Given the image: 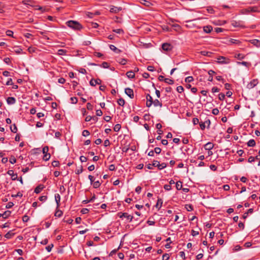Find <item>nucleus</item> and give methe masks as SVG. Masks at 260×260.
Segmentation results:
<instances>
[{"label": "nucleus", "instance_id": "f257e3e1", "mask_svg": "<svg viewBox=\"0 0 260 260\" xmlns=\"http://www.w3.org/2000/svg\"><path fill=\"white\" fill-rule=\"evenodd\" d=\"M67 25L75 30H80L82 28V25L77 21L70 20L67 22Z\"/></svg>", "mask_w": 260, "mask_h": 260}, {"label": "nucleus", "instance_id": "f03ea898", "mask_svg": "<svg viewBox=\"0 0 260 260\" xmlns=\"http://www.w3.org/2000/svg\"><path fill=\"white\" fill-rule=\"evenodd\" d=\"M217 62L219 64H229L231 62V59L223 56H220L217 58Z\"/></svg>", "mask_w": 260, "mask_h": 260}, {"label": "nucleus", "instance_id": "7ed1b4c3", "mask_svg": "<svg viewBox=\"0 0 260 260\" xmlns=\"http://www.w3.org/2000/svg\"><path fill=\"white\" fill-rule=\"evenodd\" d=\"M48 150L49 148L48 146H45L43 148L42 151L43 153L44 154L43 159L45 161L48 160L50 157V154L49 153H48Z\"/></svg>", "mask_w": 260, "mask_h": 260}, {"label": "nucleus", "instance_id": "20e7f679", "mask_svg": "<svg viewBox=\"0 0 260 260\" xmlns=\"http://www.w3.org/2000/svg\"><path fill=\"white\" fill-rule=\"evenodd\" d=\"M118 216L120 218H122V217H125L127 220H128L129 221H132V220L133 219V216L131 215H129V214H128L126 212H124V213L119 212V213H118Z\"/></svg>", "mask_w": 260, "mask_h": 260}, {"label": "nucleus", "instance_id": "39448f33", "mask_svg": "<svg viewBox=\"0 0 260 260\" xmlns=\"http://www.w3.org/2000/svg\"><path fill=\"white\" fill-rule=\"evenodd\" d=\"M243 11L245 13H250V12H258V7L255 6V7H250L248 8L247 9H245L243 10Z\"/></svg>", "mask_w": 260, "mask_h": 260}, {"label": "nucleus", "instance_id": "423d86ee", "mask_svg": "<svg viewBox=\"0 0 260 260\" xmlns=\"http://www.w3.org/2000/svg\"><path fill=\"white\" fill-rule=\"evenodd\" d=\"M125 93L131 99H133L134 98L133 90L130 88L127 87L125 89Z\"/></svg>", "mask_w": 260, "mask_h": 260}, {"label": "nucleus", "instance_id": "0eeeda50", "mask_svg": "<svg viewBox=\"0 0 260 260\" xmlns=\"http://www.w3.org/2000/svg\"><path fill=\"white\" fill-rule=\"evenodd\" d=\"M121 10V7H117L116 6H111L110 7V12L112 13L116 14Z\"/></svg>", "mask_w": 260, "mask_h": 260}, {"label": "nucleus", "instance_id": "6e6552de", "mask_svg": "<svg viewBox=\"0 0 260 260\" xmlns=\"http://www.w3.org/2000/svg\"><path fill=\"white\" fill-rule=\"evenodd\" d=\"M232 25L234 27H241V28L245 27L244 25L242 23V22L240 21H237L236 20H233L232 21Z\"/></svg>", "mask_w": 260, "mask_h": 260}, {"label": "nucleus", "instance_id": "1a4fd4ad", "mask_svg": "<svg viewBox=\"0 0 260 260\" xmlns=\"http://www.w3.org/2000/svg\"><path fill=\"white\" fill-rule=\"evenodd\" d=\"M162 49L165 51H170L172 50V46L169 43H164L162 45Z\"/></svg>", "mask_w": 260, "mask_h": 260}, {"label": "nucleus", "instance_id": "9d476101", "mask_svg": "<svg viewBox=\"0 0 260 260\" xmlns=\"http://www.w3.org/2000/svg\"><path fill=\"white\" fill-rule=\"evenodd\" d=\"M257 83H258L257 80V79H253L248 84L247 87L248 88H252L255 86H256Z\"/></svg>", "mask_w": 260, "mask_h": 260}, {"label": "nucleus", "instance_id": "9b49d317", "mask_svg": "<svg viewBox=\"0 0 260 260\" xmlns=\"http://www.w3.org/2000/svg\"><path fill=\"white\" fill-rule=\"evenodd\" d=\"M101 83V80L99 79L94 80L91 79L90 82V85L92 86H95L96 84H100Z\"/></svg>", "mask_w": 260, "mask_h": 260}, {"label": "nucleus", "instance_id": "f8f14e48", "mask_svg": "<svg viewBox=\"0 0 260 260\" xmlns=\"http://www.w3.org/2000/svg\"><path fill=\"white\" fill-rule=\"evenodd\" d=\"M7 174L11 176L12 180H17V175L16 174H14L13 170H9L7 172Z\"/></svg>", "mask_w": 260, "mask_h": 260}, {"label": "nucleus", "instance_id": "ddd939ff", "mask_svg": "<svg viewBox=\"0 0 260 260\" xmlns=\"http://www.w3.org/2000/svg\"><path fill=\"white\" fill-rule=\"evenodd\" d=\"M55 200L56 205H57V209H58L60 206V196L59 195V194L56 193L55 194Z\"/></svg>", "mask_w": 260, "mask_h": 260}, {"label": "nucleus", "instance_id": "4468645a", "mask_svg": "<svg viewBox=\"0 0 260 260\" xmlns=\"http://www.w3.org/2000/svg\"><path fill=\"white\" fill-rule=\"evenodd\" d=\"M214 145L211 142H208L204 145V148L207 150H211L213 149Z\"/></svg>", "mask_w": 260, "mask_h": 260}, {"label": "nucleus", "instance_id": "2eb2a0df", "mask_svg": "<svg viewBox=\"0 0 260 260\" xmlns=\"http://www.w3.org/2000/svg\"><path fill=\"white\" fill-rule=\"evenodd\" d=\"M252 44L256 47H260V41L257 39H253L249 41Z\"/></svg>", "mask_w": 260, "mask_h": 260}, {"label": "nucleus", "instance_id": "dca6fc26", "mask_svg": "<svg viewBox=\"0 0 260 260\" xmlns=\"http://www.w3.org/2000/svg\"><path fill=\"white\" fill-rule=\"evenodd\" d=\"M7 103L9 105H13L16 103V99L14 97H8L7 99Z\"/></svg>", "mask_w": 260, "mask_h": 260}, {"label": "nucleus", "instance_id": "f3484780", "mask_svg": "<svg viewBox=\"0 0 260 260\" xmlns=\"http://www.w3.org/2000/svg\"><path fill=\"white\" fill-rule=\"evenodd\" d=\"M44 186L43 185L40 184L36 187L34 192L36 193H39L44 188Z\"/></svg>", "mask_w": 260, "mask_h": 260}, {"label": "nucleus", "instance_id": "a211bd4d", "mask_svg": "<svg viewBox=\"0 0 260 260\" xmlns=\"http://www.w3.org/2000/svg\"><path fill=\"white\" fill-rule=\"evenodd\" d=\"M109 47L111 50L113 51L114 52H115L116 53H120L121 52V50L118 49L117 47H116L113 45H110L109 46Z\"/></svg>", "mask_w": 260, "mask_h": 260}, {"label": "nucleus", "instance_id": "6ab92c4d", "mask_svg": "<svg viewBox=\"0 0 260 260\" xmlns=\"http://www.w3.org/2000/svg\"><path fill=\"white\" fill-rule=\"evenodd\" d=\"M216 74V73L214 71H213L212 70H209L208 71V74L209 75V78L208 79V81H212V80H213V75L214 74Z\"/></svg>", "mask_w": 260, "mask_h": 260}, {"label": "nucleus", "instance_id": "aec40b11", "mask_svg": "<svg viewBox=\"0 0 260 260\" xmlns=\"http://www.w3.org/2000/svg\"><path fill=\"white\" fill-rule=\"evenodd\" d=\"M229 43L232 44H236L240 45L241 44V42L239 40L231 39L229 41Z\"/></svg>", "mask_w": 260, "mask_h": 260}, {"label": "nucleus", "instance_id": "412c9836", "mask_svg": "<svg viewBox=\"0 0 260 260\" xmlns=\"http://www.w3.org/2000/svg\"><path fill=\"white\" fill-rule=\"evenodd\" d=\"M203 30L206 33H210L212 30V27L210 25H207L203 27Z\"/></svg>", "mask_w": 260, "mask_h": 260}, {"label": "nucleus", "instance_id": "4be33fe9", "mask_svg": "<svg viewBox=\"0 0 260 260\" xmlns=\"http://www.w3.org/2000/svg\"><path fill=\"white\" fill-rule=\"evenodd\" d=\"M126 75L128 78L131 79L134 78L135 76V72L132 71L127 72Z\"/></svg>", "mask_w": 260, "mask_h": 260}, {"label": "nucleus", "instance_id": "5701e85b", "mask_svg": "<svg viewBox=\"0 0 260 260\" xmlns=\"http://www.w3.org/2000/svg\"><path fill=\"white\" fill-rule=\"evenodd\" d=\"M14 235L12 231H10L5 235V237L8 239H11Z\"/></svg>", "mask_w": 260, "mask_h": 260}, {"label": "nucleus", "instance_id": "b1692460", "mask_svg": "<svg viewBox=\"0 0 260 260\" xmlns=\"http://www.w3.org/2000/svg\"><path fill=\"white\" fill-rule=\"evenodd\" d=\"M153 103L155 107L159 106L160 107H161L162 106V103L160 102H159V101L157 99H156L154 101H153Z\"/></svg>", "mask_w": 260, "mask_h": 260}, {"label": "nucleus", "instance_id": "393cba45", "mask_svg": "<svg viewBox=\"0 0 260 260\" xmlns=\"http://www.w3.org/2000/svg\"><path fill=\"white\" fill-rule=\"evenodd\" d=\"M11 213V212L10 211L7 210V211H5L3 214H2V217L6 219L10 216Z\"/></svg>", "mask_w": 260, "mask_h": 260}, {"label": "nucleus", "instance_id": "a878e982", "mask_svg": "<svg viewBox=\"0 0 260 260\" xmlns=\"http://www.w3.org/2000/svg\"><path fill=\"white\" fill-rule=\"evenodd\" d=\"M162 202H162V199H158L157 200V203H156V204L155 205V207L156 208H157L158 209H159L161 208V207L162 206Z\"/></svg>", "mask_w": 260, "mask_h": 260}, {"label": "nucleus", "instance_id": "bb28decb", "mask_svg": "<svg viewBox=\"0 0 260 260\" xmlns=\"http://www.w3.org/2000/svg\"><path fill=\"white\" fill-rule=\"evenodd\" d=\"M200 54H202L203 56H211V55H212V53L211 52L206 51H201L200 52Z\"/></svg>", "mask_w": 260, "mask_h": 260}, {"label": "nucleus", "instance_id": "cd10ccee", "mask_svg": "<svg viewBox=\"0 0 260 260\" xmlns=\"http://www.w3.org/2000/svg\"><path fill=\"white\" fill-rule=\"evenodd\" d=\"M92 184L93 187L94 188H98L101 186V183L99 181H94V182L92 183Z\"/></svg>", "mask_w": 260, "mask_h": 260}, {"label": "nucleus", "instance_id": "c85d7f7f", "mask_svg": "<svg viewBox=\"0 0 260 260\" xmlns=\"http://www.w3.org/2000/svg\"><path fill=\"white\" fill-rule=\"evenodd\" d=\"M63 214V212L61 210H60L59 209H57L55 214L54 216L57 217H60Z\"/></svg>", "mask_w": 260, "mask_h": 260}, {"label": "nucleus", "instance_id": "c756f323", "mask_svg": "<svg viewBox=\"0 0 260 260\" xmlns=\"http://www.w3.org/2000/svg\"><path fill=\"white\" fill-rule=\"evenodd\" d=\"M247 145L249 147H253L255 145V142L253 139H251L247 142Z\"/></svg>", "mask_w": 260, "mask_h": 260}, {"label": "nucleus", "instance_id": "7c9ffc66", "mask_svg": "<svg viewBox=\"0 0 260 260\" xmlns=\"http://www.w3.org/2000/svg\"><path fill=\"white\" fill-rule=\"evenodd\" d=\"M182 182L180 181H177L176 183V187L177 190H179L181 189L182 187Z\"/></svg>", "mask_w": 260, "mask_h": 260}, {"label": "nucleus", "instance_id": "2f4dec72", "mask_svg": "<svg viewBox=\"0 0 260 260\" xmlns=\"http://www.w3.org/2000/svg\"><path fill=\"white\" fill-rule=\"evenodd\" d=\"M67 52L66 50L64 49H59L57 52V54L59 55H66Z\"/></svg>", "mask_w": 260, "mask_h": 260}, {"label": "nucleus", "instance_id": "473e14b6", "mask_svg": "<svg viewBox=\"0 0 260 260\" xmlns=\"http://www.w3.org/2000/svg\"><path fill=\"white\" fill-rule=\"evenodd\" d=\"M117 103L119 105V106H124V104H125V101L122 98H120L119 99H118V100L117 101Z\"/></svg>", "mask_w": 260, "mask_h": 260}, {"label": "nucleus", "instance_id": "72a5a7b5", "mask_svg": "<svg viewBox=\"0 0 260 260\" xmlns=\"http://www.w3.org/2000/svg\"><path fill=\"white\" fill-rule=\"evenodd\" d=\"M164 81L165 82V83L168 84H170V85H172L174 84V81L171 79H169V78H165L164 79Z\"/></svg>", "mask_w": 260, "mask_h": 260}, {"label": "nucleus", "instance_id": "f704fd0d", "mask_svg": "<svg viewBox=\"0 0 260 260\" xmlns=\"http://www.w3.org/2000/svg\"><path fill=\"white\" fill-rule=\"evenodd\" d=\"M118 62L121 64L124 65L127 62V60L124 58H119Z\"/></svg>", "mask_w": 260, "mask_h": 260}, {"label": "nucleus", "instance_id": "c9c22d12", "mask_svg": "<svg viewBox=\"0 0 260 260\" xmlns=\"http://www.w3.org/2000/svg\"><path fill=\"white\" fill-rule=\"evenodd\" d=\"M10 129L11 132L14 133H16L17 132V128L15 124H14L13 126H11Z\"/></svg>", "mask_w": 260, "mask_h": 260}, {"label": "nucleus", "instance_id": "e433bc0d", "mask_svg": "<svg viewBox=\"0 0 260 260\" xmlns=\"http://www.w3.org/2000/svg\"><path fill=\"white\" fill-rule=\"evenodd\" d=\"M167 167V164L165 162H163V163H161V164H159V165H158V169L159 170H161Z\"/></svg>", "mask_w": 260, "mask_h": 260}, {"label": "nucleus", "instance_id": "4c0bfd02", "mask_svg": "<svg viewBox=\"0 0 260 260\" xmlns=\"http://www.w3.org/2000/svg\"><path fill=\"white\" fill-rule=\"evenodd\" d=\"M193 80V78L192 76H188L185 78V82L186 83H189L192 82Z\"/></svg>", "mask_w": 260, "mask_h": 260}, {"label": "nucleus", "instance_id": "58836bf2", "mask_svg": "<svg viewBox=\"0 0 260 260\" xmlns=\"http://www.w3.org/2000/svg\"><path fill=\"white\" fill-rule=\"evenodd\" d=\"M121 128V125L120 124H116L114 127V131L115 132H118Z\"/></svg>", "mask_w": 260, "mask_h": 260}, {"label": "nucleus", "instance_id": "ea45409f", "mask_svg": "<svg viewBox=\"0 0 260 260\" xmlns=\"http://www.w3.org/2000/svg\"><path fill=\"white\" fill-rule=\"evenodd\" d=\"M146 100H147V102L153 103V99H152V96L149 94H147V95H146Z\"/></svg>", "mask_w": 260, "mask_h": 260}, {"label": "nucleus", "instance_id": "a19ab883", "mask_svg": "<svg viewBox=\"0 0 260 260\" xmlns=\"http://www.w3.org/2000/svg\"><path fill=\"white\" fill-rule=\"evenodd\" d=\"M235 57H236L237 58H238V59H240V60H241L243 58H244L245 57V55H244L243 54H240V53H239L238 54H237L236 56H235Z\"/></svg>", "mask_w": 260, "mask_h": 260}, {"label": "nucleus", "instance_id": "79ce46f5", "mask_svg": "<svg viewBox=\"0 0 260 260\" xmlns=\"http://www.w3.org/2000/svg\"><path fill=\"white\" fill-rule=\"evenodd\" d=\"M9 161L12 164H14L16 162V159L14 156H12L9 159Z\"/></svg>", "mask_w": 260, "mask_h": 260}, {"label": "nucleus", "instance_id": "37998d69", "mask_svg": "<svg viewBox=\"0 0 260 260\" xmlns=\"http://www.w3.org/2000/svg\"><path fill=\"white\" fill-rule=\"evenodd\" d=\"M71 103L76 104L78 102V99L76 97H72L70 98Z\"/></svg>", "mask_w": 260, "mask_h": 260}, {"label": "nucleus", "instance_id": "c03bdc74", "mask_svg": "<svg viewBox=\"0 0 260 260\" xmlns=\"http://www.w3.org/2000/svg\"><path fill=\"white\" fill-rule=\"evenodd\" d=\"M141 3L146 6H149L150 4V3L146 0H141Z\"/></svg>", "mask_w": 260, "mask_h": 260}, {"label": "nucleus", "instance_id": "a18cd8bd", "mask_svg": "<svg viewBox=\"0 0 260 260\" xmlns=\"http://www.w3.org/2000/svg\"><path fill=\"white\" fill-rule=\"evenodd\" d=\"M101 67H102L103 68H108L109 66V63L107 62H103L102 64L101 65Z\"/></svg>", "mask_w": 260, "mask_h": 260}, {"label": "nucleus", "instance_id": "49530a36", "mask_svg": "<svg viewBox=\"0 0 260 260\" xmlns=\"http://www.w3.org/2000/svg\"><path fill=\"white\" fill-rule=\"evenodd\" d=\"M29 219V216H28L27 215H24L23 217H22V221L24 222H27Z\"/></svg>", "mask_w": 260, "mask_h": 260}, {"label": "nucleus", "instance_id": "de8ad7c7", "mask_svg": "<svg viewBox=\"0 0 260 260\" xmlns=\"http://www.w3.org/2000/svg\"><path fill=\"white\" fill-rule=\"evenodd\" d=\"M113 31H114L117 34H123L124 33V31L122 29H113Z\"/></svg>", "mask_w": 260, "mask_h": 260}, {"label": "nucleus", "instance_id": "09e8293b", "mask_svg": "<svg viewBox=\"0 0 260 260\" xmlns=\"http://www.w3.org/2000/svg\"><path fill=\"white\" fill-rule=\"evenodd\" d=\"M82 134L83 136L86 137L89 135L90 133L88 130H84Z\"/></svg>", "mask_w": 260, "mask_h": 260}, {"label": "nucleus", "instance_id": "8fccbe9b", "mask_svg": "<svg viewBox=\"0 0 260 260\" xmlns=\"http://www.w3.org/2000/svg\"><path fill=\"white\" fill-rule=\"evenodd\" d=\"M170 258V255L169 254L165 253L162 255V260H168Z\"/></svg>", "mask_w": 260, "mask_h": 260}, {"label": "nucleus", "instance_id": "3c124183", "mask_svg": "<svg viewBox=\"0 0 260 260\" xmlns=\"http://www.w3.org/2000/svg\"><path fill=\"white\" fill-rule=\"evenodd\" d=\"M237 63L239 64H242L246 67H248L250 65L249 63L246 61L238 62Z\"/></svg>", "mask_w": 260, "mask_h": 260}, {"label": "nucleus", "instance_id": "603ef678", "mask_svg": "<svg viewBox=\"0 0 260 260\" xmlns=\"http://www.w3.org/2000/svg\"><path fill=\"white\" fill-rule=\"evenodd\" d=\"M176 89L179 93H181L184 91V88L182 86H178Z\"/></svg>", "mask_w": 260, "mask_h": 260}, {"label": "nucleus", "instance_id": "864d4df0", "mask_svg": "<svg viewBox=\"0 0 260 260\" xmlns=\"http://www.w3.org/2000/svg\"><path fill=\"white\" fill-rule=\"evenodd\" d=\"M225 98V95L223 93H220L218 95V99L220 101H223Z\"/></svg>", "mask_w": 260, "mask_h": 260}, {"label": "nucleus", "instance_id": "5fc2aeb1", "mask_svg": "<svg viewBox=\"0 0 260 260\" xmlns=\"http://www.w3.org/2000/svg\"><path fill=\"white\" fill-rule=\"evenodd\" d=\"M212 113L215 115H217L219 113V110L217 108H214L212 111Z\"/></svg>", "mask_w": 260, "mask_h": 260}, {"label": "nucleus", "instance_id": "6e6d98bb", "mask_svg": "<svg viewBox=\"0 0 260 260\" xmlns=\"http://www.w3.org/2000/svg\"><path fill=\"white\" fill-rule=\"evenodd\" d=\"M47 199V197L46 196H42L39 197V200L42 202L45 201Z\"/></svg>", "mask_w": 260, "mask_h": 260}, {"label": "nucleus", "instance_id": "4d7b16f0", "mask_svg": "<svg viewBox=\"0 0 260 260\" xmlns=\"http://www.w3.org/2000/svg\"><path fill=\"white\" fill-rule=\"evenodd\" d=\"M53 247V244H51L50 245H49L46 247V249L48 252L51 251L52 248Z\"/></svg>", "mask_w": 260, "mask_h": 260}, {"label": "nucleus", "instance_id": "13d9d810", "mask_svg": "<svg viewBox=\"0 0 260 260\" xmlns=\"http://www.w3.org/2000/svg\"><path fill=\"white\" fill-rule=\"evenodd\" d=\"M59 162L57 160H54L52 162V165L54 167H58L59 166Z\"/></svg>", "mask_w": 260, "mask_h": 260}, {"label": "nucleus", "instance_id": "bf43d9fd", "mask_svg": "<svg viewBox=\"0 0 260 260\" xmlns=\"http://www.w3.org/2000/svg\"><path fill=\"white\" fill-rule=\"evenodd\" d=\"M161 149L159 147H155L154 152L156 154H159L161 152Z\"/></svg>", "mask_w": 260, "mask_h": 260}, {"label": "nucleus", "instance_id": "052dcab7", "mask_svg": "<svg viewBox=\"0 0 260 260\" xmlns=\"http://www.w3.org/2000/svg\"><path fill=\"white\" fill-rule=\"evenodd\" d=\"M185 208H186V210L188 211H191L193 210V207L190 205H186Z\"/></svg>", "mask_w": 260, "mask_h": 260}, {"label": "nucleus", "instance_id": "680f3d73", "mask_svg": "<svg viewBox=\"0 0 260 260\" xmlns=\"http://www.w3.org/2000/svg\"><path fill=\"white\" fill-rule=\"evenodd\" d=\"M164 188L166 190H170L172 189L171 186L169 184H166L164 185Z\"/></svg>", "mask_w": 260, "mask_h": 260}, {"label": "nucleus", "instance_id": "e2e57ef3", "mask_svg": "<svg viewBox=\"0 0 260 260\" xmlns=\"http://www.w3.org/2000/svg\"><path fill=\"white\" fill-rule=\"evenodd\" d=\"M87 109L88 110H92L93 109V106L92 105H91V103H88L87 104Z\"/></svg>", "mask_w": 260, "mask_h": 260}, {"label": "nucleus", "instance_id": "0e129e2a", "mask_svg": "<svg viewBox=\"0 0 260 260\" xmlns=\"http://www.w3.org/2000/svg\"><path fill=\"white\" fill-rule=\"evenodd\" d=\"M159 164V162L158 161L153 160L152 165L153 167H157V168H158Z\"/></svg>", "mask_w": 260, "mask_h": 260}, {"label": "nucleus", "instance_id": "69168bd1", "mask_svg": "<svg viewBox=\"0 0 260 260\" xmlns=\"http://www.w3.org/2000/svg\"><path fill=\"white\" fill-rule=\"evenodd\" d=\"M207 10L208 12L210 14H213L214 13V10L212 7H208Z\"/></svg>", "mask_w": 260, "mask_h": 260}, {"label": "nucleus", "instance_id": "338daca9", "mask_svg": "<svg viewBox=\"0 0 260 260\" xmlns=\"http://www.w3.org/2000/svg\"><path fill=\"white\" fill-rule=\"evenodd\" d=\"M6 35L9 37H13V32L12 30H8L6 31Z\"/></svg>", "mask_w": 260, "mask_h": 260}, {"label": "nucleus", "instance_id": "774afa93", "mask_svg": "<svg viewBox=\"0 0 260 260\" xmlns=\"http://www.w3.org/2000/svg\"><path fill=\"white\" fill-rule=\"evenodd\" d=\"M96 115L98 116H101L103 115V112L101 110L99 109L96 111Z\"/></svg>", "mask_w": 260, "mask_h": 260}]
</instances>
